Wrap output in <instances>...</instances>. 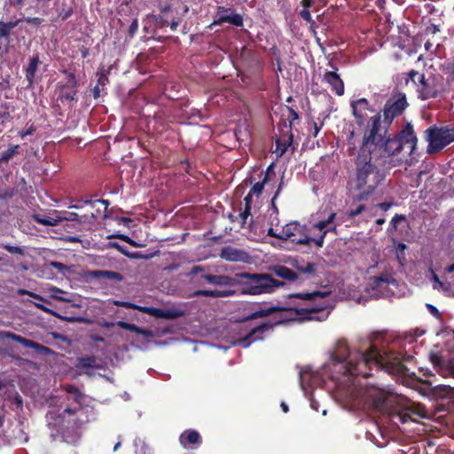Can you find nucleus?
<instances>
[{
    "instance_id": "nucleus-1",
    "label": "nucleus",
    "mask_w": 454,
    "mask_h": 454,
    "mask_svg": "<svg viewBox=\"0 0 454 454\" xmlns=\"http://www.w3.org/2000/svg\"><path fill=\"white\" fill-rule=\"evenodd\" d=\"M333 361L340 364L343 374L368 378L373 368L385 369L388 373L411 376L414 372L407 365L414 359L411 355H403L392 350L379 349L374 344L365 351L351 352L346 340H339L331 354Z\"/></svg>"
},
{
    "instance_id": "nucleus-2",
    "label": "nucleus",
    "mask_w": 454,
    "mask_h": 454,
    "mask_svg": "<svg viewBox=\"0 0 454 454\" xmlns=\"http://www.w3.org/2000/svg\"><path fill=\"white\" fill-rule=\"evenodd\" d=\"M387 158L370 142L364 134L362 144L355 159V189L359 193L353 197V201H365L372 195L385 179L384 172L377 164L385 165Z\"/></svg>"
},
{
    "instance_id": "nucleus-3",
    "label": "nucleus",
    "mask_w": 454,
    "mask_h": 454,
    "mask_svg": "<svg viewBox=\"0 0 454 454\" xmlns=\"http://www.w3.org/2000/svg\"><path fill=\"white\" fill-rule=\"evenodd\" d=\"M327 305L324 304H317L311 307L307 308H298L295 306H279V305H271L269 307H264L260 309H256L247 316L240 318L239 322H247L253 319L262 318L270 317L275 313H283L279 316V317L274 322H264L261 325L254 327L246 336L240 338L238 341L239 343L244 347H248L251 343L262 340V334L269 331L272 330L275 326L278 325H286L290 322L296 321L297 316L302 317L303 319L312 320L313 317L309 316L312 313H317L324 310Z\"/></svg>"
},
{
    "instance_id": "nucleus-4",
    "label": "nucleus",
    "mask_w": 454,
    "mask_h": 454,
    "mask_svg": "<svg viewBox=\"0 0 454 454\" xmlns=\"http://www.w3.org/2000/svg\"><path fill=\"white\" fill-rule=\"evenodd\" d=\"M364 135L367 141L373 144L387 159L398 154L404 145H409L410 154H414L418 144V137L411 122H407L399 132L392 135L388 129H382L380 113L370 117Z\"/></svg>"
},
{
    "instance_id": "nucleus-5",
    "label": "nucleus",
    "mask_w": 454,
    "mask_h": 454,
    "mask_svg": "<svg viewBox=\"0 0 454 454\" xmlns=\"http://www.w3.org/2000/svg\"><path fill=\"white\" fill-rule=\"evenodd\" d=\"M66 391L67 400L71 403L55 415L54 426L59 427V430H74L87 420L82 408L86 397L74 386H67Z\"/></svg>"
},
{
    "instance_id": "nucleus-6",
    "label": "nucleus",
    "mask_w": 454,
    "mask_h": 454,
    "mask_svg": "<svg viewBox=\"0 0 454 454\" xmlns=\"http://www.w3.org/2000/svg\"><path fill=\"white\" fill-rule=\"evenodd\" d=\"M235 286H239L241 294L260 295L272 294L278 288L284 286L285 282L279 281L269 273H236Z\"/></svg>"
},
{
    "instance_id": "nucleus-7",
    "label": "nucleus",
    "mask_w": 454,
    "mask_h": 454,
    "mask_svg": "<svg viewBox=\"0 0 454 454\" xmlns=\"http://www.w3.org/2000/svg\"><path fill=\"white\" fill-rule=\"evenodd\" d=\"M409 106L407 97L403 92H395L387 98L384 104L382 110L380 112L381 118L382 129H389L393 121L401 116Z\"/></svg>"
},
{
    "instance_id": "nucleus-8",
    "label": "nucleus",
    "mask_w": 454,
    "mask_h": 454,
    "mask_svg": "<svg viewBox=\"0 0 454 454\" xmlns=\"http://www.w3.org/2000/svg\"><path fill=\"white\" fill-rule=\"evenodd\" d=\"M442 75H433L428 78L425 74H421L419 81L417 93L418 98L421 100H427L429 98H435L446 92L448 89L443 83Z\"/></svg>"
},
{
    "instance_id": "nucleus-9",
    "label": "nucleus",
    "mask_w": 454,
    "mask_h": 454,
    "mask_svg": "<svg viewBox=\"0 0 454 454\" xmlns=\"http://www.w3.org/2000/svg\"><path fill=\"white\" fill-rule=\"evenodd\" d=\"M285 240H290L296 245H309L315 243V238L309 237V228L298 222H291L284 226Z\"/></svg>"
},
{
    "instance_id": "nucleus-10",
    "label": "nucleus",
    "mask_w": 454,
    "mask_h": 454,
    "mask_svg": "<svg viewBox=\"0 0 454 454\" xmlns=\"http://www.w3.org/2000/svg\"><path fill=\"white\" fill-rule=\"evenodd\" d=\"M350 106L356 124L358 128L363 129V131L364 132V129L370 120L368 117V112L372 113L374 111L372 106L365 98L352 100Z\"/></svg>"
},
{
    "instance_id": "nucleus-11",
    "label": "nucleus",
    "mask_w": 454,
    "mask_h": 454,
    "mask_svg": "<svg viewBox=\"0 0 454 454\" xmlns=\"http://www.w3.org/2000/svg\"><path fill=\"white\" fill-rule=\"evenodd\" d=\"M426 139L428 142L427 153L428 154H434L441 152L448 145L442 129L435 125L431 126L425 131Z\"/></svg>"
},
{
    "instance_id": "nucleus-12",
    "label": "nucleus",
    "mask_w": 454,
    "mask_h": 454,
    "mask_svg": "<svg viewBox=\"0 0 454 454\" xmlns=\"http://www.w3.org/2000/svg\"><path fill=\"white\" fill-rule=\"evenodd\" d=\"M215 17L216 19L208 26V28H213L215 26H220L225 22L236 27L243 26L242 15L237 13L233 8L217 6Z\"/></svg>"
},
{
    "instance_id": "nucleus-13",
    "label": "nucleus",
    "mask_w": 454,
    "mask_h": 454,
    "mask_svg": "<svg viewBox=\"0 0 454 454\" xmlns=\"http://www.w3.org/2000/svg\"><path fill=\"white\" fill-rule=\"evenodd\" d=\"M278 137L276 138V154L278 157L283 156L290 146L293 145L294 135L293 128L291 124H287V121H284L278 126Z\"/></svg>"
},
{
    "instance_id": "nucleus-14",
    "label": "nucleus",
    "mask_w": 454,
    "mask_h": 454,
    "mask_svg": "<svg viewBox=\"0 0 454 454\" xmlns=\"http://www.w3.org/2000/svg\"><path fill=\"white\" fill-rule=\"evenodd\" d=\"M78 366L81 369H84V373L90 376H99L106 378L108 381H111V376L106 373V369L92 356L82 357L78 361Z\"/></svg>"
},
{
    "instance_id": "nucleus-15",
    "label": "nucleus",
    "mask_w": 454,
    "mask_h": 454,
    "mask_svg": "<svg viewBox=\"0 0 454 454\" xmlns=\"http://www.w3.org/2000/svg\"><path fill=\"white\" fill-rule=\"evenodd\" d=\"M432 362L438 368V372L442 377H451L454 379V356L444 360L441 356H434L432 357Z\"/></svg>"
},
{
    "instance_id": "nucleus-16",
    "label": "nucleus",
    "mask_w": 454,
    "mask_h": 454,
    "mask_svg": "<svg viewBox=\"0 0 454 454\" xmlns=\"http://www.w3.org/2000/svg\"><path fill=\"white\" fill-rule=\"evenodd\" d=\"M323 81L331 86V89L337 96L344 94V82L340 75L334 71H326Z\"/></svg>"
},
{
    "instance_id": "nucleus-17",
    "label": "nucleus",
    "mask_w": 454,
    "mask_h": 454,
    "mask_svg": "<svg viewBox=\"0 0 454 454\" xmlns=\"http://www.w3.org/2000/svg\"><path fill=\"white\" fill-rule=\"evenodd\" d=\"M180 444L184 448H196V446L201 443V436L196 430H185L179 436Z\"/></svg>"
},
{
    "instance_id": "nucleus-18",
    "label": "nucleus",
    "mask_w": 454,
    "mask_h": 454,
    "mask_svg": "<svg viewBox=\"0 0 454 454\" xmlns=\"http://www.w3.org/2000/svg\"><path fill=\"white\" fill-rule=\"evenodd\" d=\"M220 257L229 262H245L247 254L243 250L227 246L222 248Z\"/></svg>"
},
{
    "instance_id": "nucleus-19",
    "label": "nucleus",
    "mask_w": 454,
    "mask_h": 454,
    "mask_svg": "<svg viewBox=\"0 0 454 454\" xmlns=\"http://www.w3.org/2000/svg\"><path fill=\"white\" fill-rule=\"evenodd\" d=\"M201 278L208 283L219 286H235L236 282V274L233 277L227 275L204 274L201 276Z\"/></svg>"
},
{
    "instance_id": "nucleus-20",
    "label": "nucleus",
    "mask_w": 454,
    "mask_h": 454,
    "mask_svg": "<svg viewBox=\"0 0 454 454\" xmlns=\"http://www.w3.org/2000/svg\"><path fill=\"white\" fill-rule=\"evenodd\" d=\"M271 270L277 277L287 281L294 282L301 279L298 273L285 265H275Z\"/></svg>"
},
{
    "instance_id": "nucleus-21",
    "label": "nucleus",
    "mask_w": 454,
    "mask_h": 454,
    "mask_svg": "<svg viewBox=\"0 0 454 454\" xmlns=\"http://www.w3.org/2000/svg\"><path fill=\"white\" fill-rule=\"evenodd\" d=\"M235 294L233 290H197L189 295L190 298L205 296L212 298L228 297Z\"/></svg>"
},
{
    "instance_id": "nucleus-22",
    "label": "nucleus",
    "mask_w": 454,
    "mask_h": 454,
    "mask_svg": "<svg viewBox=\"0 0 454 454\" xmlns=\"http://www.w3.org/2000/svg\"><path fill=\"white\" fill-rule=\"evenodd\" d=\"M40 64V59L38 55H34L30 59L26 67V80L27 82V87H31L35 81V76L38 66Z\"/></svg>"
},
{
    "instance_id": "nucleus-23",
    "label": "nucleus",
    "mask_w": 454,
    "mask_h": 454,
    "mask_svg": "<svg viewBox=\"0 0 454 454\" xmlns=\"http://www.w3.org/2000/svg\"><path fill=\"white\" fill-rule=\"evenodd\" d=\"M329 292L314 291L311 293H293L287 295L288 299H301L315 301L317 298L323 299L329 295Z\"/></svg>"
},
{
    "instance_id": "nucleus-24",
    "label": "nucleus",
    "mask_w": 454,
    "mask_h": 454,
    "mask_svg": "<svg viewBox=\"0 0 454 454\" xmlns=\"http://www.w3.org/2000/svg\"><path fill=\"white\" fill-rule=\"evenodd\" d=\"M395 279L387 274L372 277L370 278V286L373 290L381 291L387 286L389 283H394Z\"/></svg>"
},
{
    "instance_id": "nucleus-25",
    "label": "nucleus",
    "mask_w": 454,
    "mask_h": 454,
    "mask_svg": "<svg viewBox=\"0 0 454 454\" xmlns=\"http://www.w3.org/2000/svg\"><path fill=\"white\" fill-rule=\"evenodd\" d=\"M115 305H121V306H124L126 308H131V307H134L136 309H138L140 311H143L150 316H153L156 318H161L162 317V312H163V309H160V308H155V307H140V306H136V305H133L132 303H129V302H119L117 301H115Z\"/></svg>"
},
{
    "instance_id": "nucleus-26",
    "label": "nucleus",
    "mask_w": 454,
    "mask_h": 454,
    "mask_svg": "<svg viewBox=\"0 0 454 454\" xmlns=\"http://www.w3.org/2000/svg\"><path fill=\"white\" fill-rule=\"evenodd\" d=\"M252 200L253 195L248 192L244 198V209L239 214V218H241V227L245 226L247 218L251 215Z\"/></svg>"
},
{
    "instance_id": "nucleus-27",
    "label": "nucleus",
    "mask_w": 454,
    "mask_h": 454,
    "mask_svg": "<svg viewBox=\"0 0 454 454\" xmlns=\"http://www.w3.org/2000/svg\"><path fill=\"white\" fill-rule=\"evenodd\" d=\"M20 22V20L7 22L0 21V38L7 40Z\"/></svg>"
},
{
    "instance_id": "nucleus-28",
    "label": "nucleus",
    "mask_w": 454,
    "mask_h": 454,
    "mask_svg": "<svg viewBox=\"0 0 454 454\" xmlns=\"http://www.w3.org/2000/svg\"><path fill=\"white\" fill-rule=\"evenodd\" d=\"M33 217L36 223L44 226H56L64 219V217L61 216L42 215L39 214L35 215Z\"/></svg>"
},
{
    "instance_id": "nucleus-29",
    "label": "nucleus",
    "mask_w": 454,
    "mask_h": 454,
    "mask_svg": "<svg viewBox=\"0 0 454 454\" xmlns=\"http://www.w3.org/2000/svg\"><path fill=\"white\" fill-rule=\"evenodd\" d=\"M411 415H418L419 417H423V415L419 411H415L414 408L411 406L405 407L401 411L397 412L395 414V417L400 420L401 423H406L409 420L412 419Z\"/></svg>"
},
{
    "instance_id": "nucleus-30",
    "label": "nucleus",
    "mask_w": 454,
    "mask_h": 454,
    "mask_svg": "<svg viewBox=\"0 0 454 454\" xmlns=\"http://www.w3.org/2000/svg\"><path fill=\"white\" fill-rule=\"evenodd\" d=\"M434 391L440 398L454 399V387L440 385L435 387Z\"/></svg>"
},
{
    "instance_id": "nucleus-31",
    "label": "nucleus",
    "mask_w": 454,
    "mask_h": 454,
    "mask_svg": "<svg viewBox=\"0 0 454 454\" xmlns=\"http://www.w3.org/2000/svg\"><path fill=\"white\" fill-rule=\"evenodd\" d=\"M340 223L338 224H333V225H329L327 226V229L325 230L318 238H315V244L317 245V247H322L324 246V243H325V238L326 236V234L328 232H333L334 233L335 235H337L338 231H337V226L339 225Z\"/></svg>"
},
{
    "instance_id": "nucleus-32",
    "label": "nucleus",
    "mask_w": 454,
    "mask_h": 454,
    "mask_svg": "<svg viewBox=\"0 0 454 454\" xmlns=\"http://www.w3.org/2000/svg\"><path fill=\"white\" fill-rule=\"evenodd\" d=\"M269 180H270V177H268V173H265L263 179L261 182L255 183L253 185V187L251 188V190L249 191V192L252 195L254 194L257 197H259L262 193V191L264 189V185L269 182Z\"/></svg>"
},
{
    "instance_id": "nucleus-33",
    "label": "nucleus",
    "mask_w": 454,
    "mask_h": 454,
    "mask_svg": "<svg viewBox=\"0 0 454 454\" xmlns=\"http://www.w3.org/2000/svg\"><path fill=\"white\" fill-rule=\"evenodd\" d=\"M441 129H442L448 145L454 142V123L442 126Z\"/></svg>"
},
{
    "instance_id": "nucleus-34",
    "label": "nucleus",
    "mask_w": 454,
    "mask_h": 454,
    "mask_svg": "<svg viewBox=\"0 0 454 454\" xmlns=\"http://www.w3.org/2000/svg\"><path fill=\"white\" fill-rule=\"evenodd\" d=\"M421 74H419L418 71H416L414 69L409 71L406 74L405 84H408L410 82H411L416 86V89H417L418 84H419V81L420 80Z\"/></svg>"
},
{
    "instance_id": "nucleus-35",
    "label": "nucleus",
    "mask_w": 454,
    "mask_h": 454,
    "mask_svg": "<svg viewBox=\"0 0 454 454\" xmlns=\"http://www.w3.org/2000/svg\"><path fill=\"white\" fill-rule=\"evenodd\" d=\"M295 268L301 274H314L316 272V264L309 262L305 266L297 263Z\"/></svg>"
},
{
    "instance_id": "nucleus-36",
    "label": "nucleus",
    "mask_w": 454,
    "mask_h": 454,
    "mask_svg": "<svg viewBox=\"0 0 454 454\" xmlns=\"http://www.w3.org/2000/svg\"><path fill=\"white\" fill-rule=\"evenodd\" d=\"M19 145H12L6 151L3 152L1 158H0V163L2 161H8L10 159H12L15 154L18 153Z\"/></svg>"
},
{
    "instance_id": "nucleus-37",
    "label": "nucleus",
    "mask_w": 454,
    "mask_h": 454,
    "mask_svg": "<svg viewBox=\"0 0 454 454\" xmlns=\"http://www.w3.org/2000/svg\"><path fill=\"white\" fill-rule=\"evenodd\" d=\"M442 69L448 74L447 82L450 84L454 81V64L447 63L442 67Z\"/></svg>"
},
{
    "instance_id": "nucleus-38",
    "label": "nucleus",
    "mask_w": 454,
    "mask_h": 454,
    "mask_svg": "<svg viewBox=\"0 0 454 454\" xmlns=\"http://www.w3.org/2000/svg\"><path fill=\"white\" fill-rule=\"evenodd\" d=\"M183 315V312L177 309H163L162 317L166 319H175Z\"/></svg>"
},
{
    "instance_id": "nucleus-39",
    "label": "nucleus",
    "mask_w": 454,
    "mask_h": 454,
    "mask_svg": "<svg viewBox=\"0 0 454 454\" xmlns=\"http://www.w3.org/2000/svg\"><path fill=\"white\" fill-rule=\"evenodd\" d=\"M115 249L120 251L121 254H123L124 255H126L129 258H135V259L144 258V256L140 253H138V252L129 253L128 250L124 249L118 243H115Z\"/></svg>"
},
{
    "instance_id": "nucleus-40",
    "label": "nucleus",
    "mask_w": 454,
    "mask_h": 454,
    "mask_svg": "<svg viewBox=\"0 0 454 454\" xmlns=\"http://www.w3.org/2000/svg\"><path fill=\"white\" fill-rule=\"evenodd\" d=\"M90 204L93 207L97 208V211L98 213H100L101 211L103 213H106L109 203L104 200H96L93 202H91Z\"/></svg>"
},
{
    "instance_id": "nucleus-41",
    "label": "nucleus",
    "mask_w": 454,
    "mask_h": 454,
    "mask_svg": "<svg viewBox=\"0 0 454 454\" xmlns=\"http://www.w3.org/2000/svg\"><path fill=\"white\" fill-rule=\"evenodd\" d=\"M20 343L26 348H31L35 350H41L43 346L27 338L22 337Z\"/></svg>"
},
{
    "instance_id": "nucleus-42",
    "label": "nucleus",
    "mask_w": 454,
    "mask_h": 454,
    "mask_svg": "<svg viewBox=\"0 0 454 454\" xmlns=\"http://www.w3.org/2000/svg\"><path fill=\"white\" fill-rule=\"evenodd\" d=\"M20 343L26 348H31L35 350H41L43 346L27 338L22 337Z\"/></svg>"
},
{
    "instance_id": "nucleus-43",
    "label": "nucleus",
    "mask_w": 454,
    "mask_h": 454,
    "mask_svg": "<svg viewBox=\"0 0 454 454\" xmlns=\"http://www.w3.org/2000/svg\"><path fill=\"white\" fill-rule=\"evenodd\" d=\"M286 108L288 111L287 124H291L293 128V121L299 119V114L292 106H286Z\"/></svg>"
},
{
    "instance_id": "nucleus-44",
    "label": "nucleus",
    "mask_w": 454,
    "mask_h": 454,
    "mask_svg": "<svg viewBox=\"0 0 454 454\" xmlns=\"http://www.w3.org/2000/svg\"><path fill=\"white\" fill-rule=\"evenodd\" d=\"M366 209V207L363 204L358 205L356 208L351 209L349 212H348V218L353 219L356 216L359 215L362 212H364Z\"/></svg>"
},
{
    "instance_id": "nucleus-45",
    "label": "nucleus",
    "mask_w": 454,
    "mask_h": 454,
    "mask_svg": "<svg viewBox=\"0 0 454 454\" xmlns=\"http://www.w3.org/2000/svg\"><path fill=\"white\" fill-rule=\"evenodd\" d=\"M440 32V26L436 24H429L424 29V34L426 35H434Z\"/></svg>"
},
{
    "instance_id": "nucleus-46",
    "label": "nucleus",
    "mask_w": 454,
    "mask_h": 454,
    "mask_svg": "<svg viewBox=\"0 0 454 454\" xmlns=\"http://www.w3.org/2000/svg\"><path fill=\"white\" fill-rule=\"evenodd\" d=\"M169 20L162 14H159L155 17V26L159 28H162L168 26Z\"/></svg>"
},
{
    "instance_id": "nucleus-47",
    "label": "nucleus",
    "mask_w": 454,
    "mask_h": 454,
    "mask_svg": "<svg viewBox=\"0 0 454 454\" xmlns=\"http://www.w3.org/2000/svg\"><path fill=\"white\" fill-rule=\"evenodd\" d=\"M98 325L106 330L105 334H106L107 336L112 335V329L114 327L113 322H107L103 319L98 321Z\"/></svg>"
},
{
    "instance_id": "nucleus-48",
    "label": "nucleus",
    "mask_w": 454,
    "mask_h": 454,
    "mask_svg": "<svg viewBox=\"0 0 454 454\" xmlns=\"http://www.w3.org/2000/svg\"><path fill=\"white\" fill-rule=\"evenodd\" d=\"M138 29V23L137 19H132L131 23L128 27V35L132 38Z\"/></svg>"
},
{
    "instance_id": "nucleus-49",
    "label": "nucleus",
    "mask_w": 454,
    "mask_h": 454,
    "mask_svg": "<svg viewBox=\"0 0 454 454\" xmlns=\"http://www.w3.org/2000/svg\"><path fill=\"white\" fill-rule=\"evenodd\" d=\"M406 221V216L404 215H398V214H395L394 215V217L391 219V226L393 229L396 230L397 229V223L399 222H405Z\"/></svg>"
},
{
    "instance_id": "nucleus-50",
    "label": "nucleus",
    "mask_w": 454,
    "mask_h": 454,
    "mask_svg": "<svg viewBox=\"0 0 454 454\" xmlns=\"http://www.w3.org/2000/svg\"><path fill=\"white\" fill-rule=\"evenodd\" d=\"M117 325H120L121 327L124 328V329L129 330V331L134 332L136 333H137V332L139 330V327L137 326L134 324H129V323L119 321L117 323Z\"/></svg>"
},
{
    "instance_id": "nucleus-51",
    "label": "nucleus",
    "mask_w": 454,
    "mask_h": 454,
    "mask_svg": "<svg viewBox=\"0 0 454 454\" xmlns=\"http://www.w3.org/2000/svg\"><path fill=\"white\" fill-rule=\"evenodd\" d=\"M267 235L272 238H276L281 240H285L284 237V227L282 228L281 231L279 233H277L274 231L273 228H270L268 230Z\"/></svg>"
},
{
    "instance_id": "nucleus-52",
    "label": "nucleus",
    "mask_w": 454,
    "mask_h": 454,
    "mask_svg": "<svg viewBox=\"0 0 454 454\" xmlns=\"http://www.w3.org/2000/svg\"><path fill=\"white\" fill-rule=\"evenodd\" d=\"M300 16L302 20L307 22L313 23V20L309 12V9H303L300 12Z\"/></svg>"
},
{
    "instance_id": "nucleus-53",
    "label": "nucleus",
    "mask_w": 454,
    "mask_h": 454,
    "mask_svg": "<svg viewBox=\"0 0 454 454\" xmlns=\"http://www.w3.org/2000/svg\"><path fill=\"white\" fill-rule=\"evenodd\" d=\"M427 309L429 311V313L432 316H434V317H436L438 319L441 317V313H440V311L438 310V309L435 306L427 303Z\"/></svg>"
},
{
    "instance_id": "nucleus-54",
    "label": "nucleus",
    "mask_w": 454,
    "mask_h": 454,
    "mask_svg": "<svg viewBox=\"0 0 454 454\" xmlns=\"http://www.w3.org/2000/svg\"><path fill=\"white\" fill-rule=\"evenodd\" d=\"M74 96H75V91H74V90H72V91H64L63 90L61 92L60 98L63 100L72 101L74 99Z\"/></svg>"
},
{
    "instance_id": "nucleus-55",
    "label": "nucleus",
    "mask_w": 454,
    "mask_h": 454,
    "mask_svg": "<svg viewBox=\"0 0 454 454\" xmlns=\"http://www.w3.org/2000/svg\"><path fill=\"white\" fill-rule=\"evenodd\" d=\"M90 339L100 343V345H98V348H103L106 346V341L105 338L98 334H91Z\"/></svg>"
},
{
    "instance_id": "nucleus-56",
    "label": "nucleus",
    "mask_w": 454,
    "mask_h": 454,
    "mask_svg": "<svg viewBox=\"0 0 454 454\" xmlns=\"http://www.w3.org/2000/svg\"><path fill=\"white\" fill-rule=\"evenodd\" d=\"M3 336L7 338V339L12 340H14V341H16L18 343H20V340L22 338V336L18 335V334L13 333H11V332H4L3 333Z\"/></svg>"
},
{
    "instance_id": "nucleus-57",
    "label": "nucleus",
    "mask_w": 454,
    "mask_h": 454,
    "mask_svg": "<svg viewBox=\"0 0 454 454\" xmlns=\"http://www.w3.org/2000/svg\"><path fill=\"white\" fill-rule=\"evenodd\" d=\"M51 266L54 269H56L57 270H59V272H62L64 273L65 270H67V267L63 264L62 262H51Z\"/></svg>"
},
{
    "instance_id": "nucleus-58",
    "label": "nucleus",
    "mask_w": 454,
    "mask_h": 454,
    "mask_svg": "<svg viewBox=\"0 0 454 454\" xmlns=\"http://www.w3.org/2000/svg\"><path fill=\"white\" fill-rule=\"evenodd\" d=\"M25 21L29 23V24H32L33 26L38 27V26H40L42 24L43 19L38 18V17L26 18Z\"/></svg>"
},
{
    "instance_id": "nucleus-59",
    "label": "nucleus",
    "mask_w": 454,
    "mask_h": 454,
    "mask_svg": "<svg viewBox=\"0 0 454 454\" xmlns=\"http://www.w3.org/2000/svg\"><path fill=\"white\" fill-rule=\"evenodd\" d=\"M327 226H329L325 220L318 221L314 224V228L319 230L321 233L327 229Z\"/></svg>"
},
{
    "instance_id": "nucleus-60",
    "label": "nucleus",
    "mask_w": 454,
    "mask_h": 454,
    "mask_svg": "<svg viewBox=\"0 0 454 454\" xmlns=\"http://www.w3.org/2000/svg\"><path fill=\"white\" fill-rule=\"evenodd\" d=\"M4 247L12 254H22V249L20 247L5 245Z\"/></svg>"
},
{
    "instance_id": "nucleus-61",
    "label": "nucleus",
    "mask_w": 454,
    "mask_h": 454,
    "mask_svg": "<svg viewBox=\"0 0 454 454\" xmlns=\"http://www.w3.org/2000/svg\"><path fill=\"white\" fill-rule=\"evenodd\" d=\"M18 293H19L20 294H27V295H29V296H31V297H33V298H35V299H36V300H39V301H44V300H43V297H41L40 295H38V294H35V293L29 292V291H26V290H23V289H20V290L18 291Z\"/></svg>"
},
{
    "instance_id": "nucleus-62",
    "label": "nucleus",
    "mask_w": 454,
    "mask_h": 454,
    "mask_svg": "<svg viewBox=\"0 0 454 454\" xmlns=\"http://www.w3.org/2000/svg\"><path fill=\"white\" fill-rule=\"evenodd\" d=\"M137 333L143 335L145 338H150V337H153L154 336V333H153V332L152 330H150V329H144V328H140V327H139V330H138Z\"/></svg>"
},
{
    "instance_id": "nucleus-63",
    "label": "nucleus",
    "mask_w": 454,
    "mask_h": 454,
    "mask_svg": "<svg viewBox=\"0 0 454 454\" xmlns=\"http://www.w3.org/2000/svg\"><path fill=\"white\" fill-rule=\"evenodd\" d=\"M393 206L392 202L384 201L377 205L383 211H387Z\"/></svg>"
},
{
    "instance_id": "nucleus-64",
    "label": "nucleus",
    "mask_w": 454,
    "mask_h": 454,
    "mask_svg": "<svg viewBox=\"0 0 454 454\" xmlns=\"http://www.w3.org/2000/svg\"><path fill=\"white\" fill-rule=\"evenodd\" d=\"M35 131V129L31 126L26 129H23L20 132V136L24 138L28 135H31Z\"/></svg>"
}]
</instances>
